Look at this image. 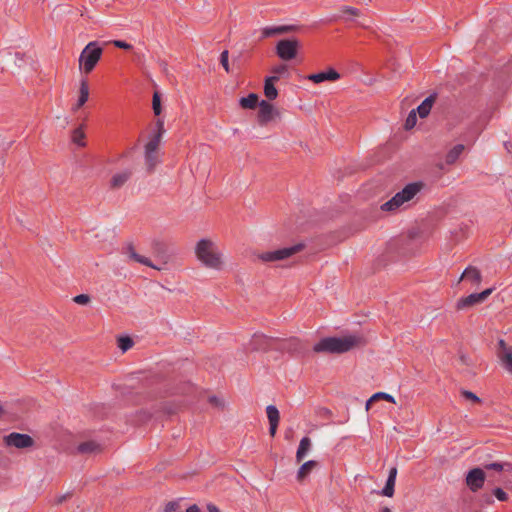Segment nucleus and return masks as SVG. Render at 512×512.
I'll list each match as a JSON object with an SVG mask.
<instances>
[{
    "mask_svg": "<svg viewBox=\"0 0 512 512\" xmlns=\"http://www.w3.org/2000/svg\"><path fill=\"white\" fill-rule=\"evenodd\" d=\"M361 338L355 335L344 337H325L313 346L316 353L342 354L355 347Z\"/></svg>",
    "mask_w": 512,
    "mask_h": 512,
    "instance_id": "f257e3e1",
    "label": "nucleus"
},
{
    "mask_svg": "<svg viewBox=\"0 0 512 512\" xmlns=\"http://www.w3.org/2000/svg\"><path fill=\"white\" fill-rule=\"evenodd\" d=\"M195 254L197 260L206 268L214 270L222 268L221 253L213 241L206 238L200 239L195 246Z\"/></svg>",
    "mask_w": 512,
    "mask_h": 512,
    "instance_id": "f03ea898",
    "label": "nucleus"
},
{
    "mask_svg": "<svg viewBox=\"0 0 512 512\" xmlns=\"http://www.w3.org/2000/svg\"><path fill=\"white\" fill-rule=\"evenodd\" d=\"M422 182L407 184L401 191L397 192L389 201L381 205L383 211L393 212L411 201L423 188Z\"/></svg>",
    "mask_w": 512,
    "mask_h": 512,
    "instance_id": "7ed1b4c3",
    "label": "nucleus"
},
{
    "mask_svg": "<svg viewBox=\"0 0 512 512\" xmlns=\"http://www.w3.org/2000/svg\"><path fill=\"white\" fill-rule=\"evenodd\" d=\"M102 53L103 49L97 41L89 42L80 54V68L83 69L86 74L90 73L100 60Z\"/></svg>",
    "mask_w": 512,
    "mask_h": 512,
    "instance_id": "20e7f679",
    "label": "nucleus"
},
{
    "mask_svg": "<svg viewBox=\"0 0 512 512\" xmlns=\"http://www.w3.org/2000/svg\"><path fill=\"white\" fill-rule=\"evenodd\" d=\"M305 245L303 243H297L290 247H284L273 251H267L259 254L258 258L263 262H276L288 259L292 255L302 251Z\"/></svg>",
    "mask_w": 512,
    "mask_h": 512,
    "instance_id": "39448f33",
    "label": "nucleus"
},
{
    "mask_svg": "<svg viewBox=\"0 0 512 512\" xmlns=\"http://www.w3.org/2000/svg\"><path fill=\"white\" fill-rule=\"evenodd\" d=\"M3 444L7 448L27 449L34 445V440L28 434L11 432L3 436Z\"/></svg>",
    "mask_w": 512,
    "mask_h": 512,
    "instance_id": "423d86ee",
    "label": "nucleus"
},
{
    "mask_svg": "<svg viewBox=\"0 0 512 512\" xmlns=\"http://www.w3.org/2000/svg\"><path fill=\"white\" fill-rule=\"evenodd\" d=\"M486 480V474L483 468L475 467L470 469L465 477V483L469 490L473 493L483 488Z\"/></svg>",
    "mask_w": 512,
    "mask_h": 512,
    "instance_id": "0eeeda50",
    "label": "nucleus"
},
{
    "mask_svg": "<svg viewBox=\"0 0 512 512\" xmlns=\"http://www.w3.org/2000/svg\"><path fill=\"white\" fill-rule=\"evenodd\" d=\"M299 42L296 39H283L276 45V53L282 60L288 61L296 57Z\"/></svg>",
    "mask_w": 512,
    "mask_h": 512,
    "instance_id": "6e6552de",
    "label": "nucleus"
},
{
    "mask_svg": "<svg viewBox=\"0 0 512 512\" xmlns=\"http://www.w3.org/2000/svg\"><path fill=\"white\" fill-rule=\"evenodd\" d=\"M494 288H488L480 293H472L466 297H462L457 301V309L462 310L476 304L484 302L493 292Z\"/></svg>",
    "mask_w": 512,
    "mask_h": 512,
    "instance_id": "1a4fd4ad",
    "label": "nucleus"
},
{
    "mask_svg": "<svg viewBox=\"0 0 512 512\" xmlns=\"http://www.w3.org/2000/svg\"><path fill=\"white\" fill-rule=\"evenodd\" d=\"M278 339L255 333L250 340V348L255 351H266L276 347Z\"/></svg>",
    "mask_w": 512,
    "mask_h": 512,
    "instance_id": "9d476101",
    "label": "nucleus"
},
{
    "mask_svg": "<svg viewBox=\"0 0 512 512\" xmlns=\"http://www.w3.org/2000/svg\"><path fill=\"white\" fill-rule=\"evenodd\" d=\"M132 176V169L126 168L116 172L110 180V188L119 189L124 186Z\"/></svg>",
    "mask_w": 512,
    "mask_h": 512,
    "instance_id": "9b49d317",
    "label": "nucleus"
},
{
    "mask_svg": "<svg viewBox=\"0 0 512 512\" xmlns=\"http://www.w3.org/2000/svg\"><path fill=\"white\" fill-rule=\"evenodd\" d=\"M274 107L266 100H262L259 103L258 121L261 124H266L271 121L274 115Z\"/></svg>",
    "mask_w": 512,
    "mask_h": 512,
    "instance_id": "f8f14e48",
    "label": "nucleus"
},
{
    "mask_svg": "<svg viewBox=\"0 0 512 512\" xmlns=\"http://www.w3.org/2000/svg\"><path fill=\"white\" fill-rule=\"evenodd\" d=\"M340 78V74L334 70L329 69L328 71H323L315 74H310L307 79L314 83H321L324 81H335Z\"/></svg>",
    "mask_w": 512,
    "mask_h": 512,
    "instance_id": "ddd939ff",
    "label": "nucleus"
},
{
    "mask_svg": "<svg viewBox=\"0 0 512 512\" xmlns=\"http://www.w3.org/2000/svg\"><path fill=\"white\" fill-rule=\"evenodd\" d=\"M125 253L128 255V257L135 261V262H138L140 264H143L145 266H148V267H151V268H154V269H157V270H160L159 267L155 266L149 258L145 257V256H142V255H139L138 253H136V251L134 250L132 244H128L125 248Z\"/></svg>",
    "mask_w": 512,
    "mask_h": 512,
    "instance_id": "4468645a",
    "label": "nucleus"
},
{
    "mask_svg": "<svg viewBox=\"0 0 512 512\" xmlns=\"http://www.w3.org/2000/svg\"><path fill=\"white\" fill-rule=\"evenodd\" d=\"M396 477H397V468L394 466L389 469V474H388V478L386 480V484L381 491V494L383 496L392 497L394 495V487H395Z\"/></svg>",
    "mask_w": 512,
    "mask_h": 512,
    "instance_id": "2eb2a0df",
    "label": "nucleus"
},
{
    "mask_svg": "<svg viewBox=\"0 0 512 512\" xmlns=\"http://www.w3.org/2000/svg\"><path fill=\"white\" fill-rule=\"evenodd\" d=\"M460 280L469 281L471 284L477 285L482 280V275L478 268L468 266L462 273Z\"/></svg>",
    "mask_w": 512,
    "mask_h": 512,
    "instance_id": "dca6fc26",
    "label": "nucleus"
},
{
    "mask_svg": "<svg viewBox=\"0 0 512 512\" xmlns=\"http://www.w3.org/2000/svg\"><path fill=\"white\" fill-rule=\"evenodd\" d=\"M436 100V94L433 93L426 97L422 103L415 109L416 113L420 116V118H425L429 115L432 106Z\"/></svg>",
    "mask_w": 512,
    "mask_h": 512,
    "instance_id": "f3484780",
    "label": "nucleus"
},
{
    "mask_svg": "<svg viewBox=\"0 0 512 512\" xmlns=\"http://www.w3.org/2000/svg\"><path fill=\"white\" fill-rule=\"evenodd\" d=\"M483 470H493L495 472H506L512 474V463L511 462H490L483 464Z\"/></svg>",
    "mask_w": 512,
    "mask_h": 512,
    "instance_id": "a211bd4d",
    "label": "nucleus"
},
{
    "mask_svg": "<svg viewBox=\"0 0 512 512\" xmlns=\"http://www.w3.org/2000/svg\"><path fill=\"white\" fill-rule=\"evenodd\" d=\"M278 79V76H270L265 79L264 94L269 100H274L278 95V91L274 85Z\"/></svg>",
    "mask_w": 512,
    "mask_h": 512,
    "instance_id": "6ab92c4d",
    "label": "nucleus"
},
{
    "mask_svg": "<svg viewBox=\"0 0 512 512\" xmlns=\"http://www.w3.org/2000/svg\"><path fill=\"white\" fill-rule=\"evenodd\" d=\"M89 98V86L86 80H82L79 88V97L77 103L73 106V111L78 110L82 107Z\"/></svg>",
    "mask_w": 512,
    "mask_h": 512,
    "instance_id": "aec40b11",
    "label": "nucleus"
},
{
    "mask_svg": "<svg viewBox=\"0 0 512 512\" xmlns=\"http://www.w3.org/2000/svg\"><path fill=\"white\" fill-rule=\"evenodd\" d=\"M289 30V26H267L261 29V37L269 38L275 35L286 33Z\"/></svg>",
    "mask_w": 512,
    "mask_h": 512,
    "instance_id": "412c9836",
    "label": "nucleus"
},
{
    "mask_svg": "<svg viewBox=\"0 0 512 512\" xmlns=\"http://www.w3.org/2000/svg\"><path fill=\"white\" fill-rule=\"evenodd\" d=\"M311 448V440L309 437H303L300 440L297 452H296V459L298 462H301L307 455Z\"/></svg>",
    "mask_w": 512,
    "mask_h": 512,
    "instance_id": "4be33fe9",
    "label": "nucleus"
},
{
    "mask_svg": "<svg viewBox=\"0 0 512 512\" xmlns=\"http://www.w3.org/2000/svg\"><path fill=\"white\" fill-rule=\"evenodd\" d=\"M464 149H465V147L463 144L455 145L453 148H451L447 152L446 157H445V162L448 165L455 163L458 160V158L460 157V155L463 153Z\"/></svg>",
    "mask_w": 512,
    "mask_h": 512,
    "instance_id": "5701e85b",
    "label": "nucleus"
},
{
    "mask_svg": "<svg viewBox=\"0 0 512 512\" xmlns=\"http://www.w3.org/2000/svg\"><path fill=\"white\" fill-rule=\"evenodd\" d=\"M145 162L149 172L153 171L159 160L157 157V150H151L145 146Z\"/></svg>",
    "mask_w": 512,
    "mask_h": 512,
    "instance_id": "b1692460",
    "label": "nucleus"
},
{
    "mask_svg": "<svg viewBox=\"0 0 512 512\" xmlns=\"http://www.w3.org/2000/svg\"><path fill=\"white\" fill-rule=\"evenodd\" d=\"M498 356L503 367L508 372L512 373V347L505 348L504 351H500Z\"/></svg>",
    "mask_w": 512,
    "mask_h": 512,
    "instance_id": "393cba45",
    "label": "nucleus"
},
{
    "mask_svg": "<svg viewBox=\"0 0 512 512\" xmlns=\"http://www.w3.org/2000/svg\"><path fill=\"white\" fill-rule=\"evenodd\" d=\"M77 450L82 454H92L100 451L101 447L95 441H86L79 444Z\"/></svg>",
    "mask_w": 512,
    "mask_h": 512,
    "instance_id": "a878e982",
    "label": "nucleus"
},
{
    "mask_svg": "<svg viewBox=\"0 0 512 512\" xmlns=\"http://www.w3.org/2000/svg\"><path fill=\"white\" fill-rule=\"evenodd\" d=\"M239 103L244 109H253L258 103V96L255 93H250L248 96L240 98Z\"/></svg>",
    "mask_w": 512,
    "mask_h": 512,
    "instance_id": "bb28decb",
    "label": "nucleus"
},
{
    "mask_svg": "<svg viewBox=\"0 0 512 512\" xmlns=\"http://www.w3.org/2000/svg\"><path fill=\"white\" fill-rule=\"evenodd\" d=\"M85 133L83 131L82 126L75 128L72 132L71 140L74 144L79 147H84L86 145L85 141Z\"/></svg>",
    "mask_w": 512,
    "mask_h": 512,
    "instance_id": "cd10ccee",
    "label": "nucleus"
},
{
    "mask_svg": "<svg viewBox=\"0 0 512 512\" xmlns=\"http://www.w3.org/2000/svg\"><path fill=\"white\" fill-rule=\"evenodd\" d=\"M315 466H316V461H314V460H309V461L303 463L297 472V478L299 480H302L311 471V469Z\"/></svg>",
    "mask_w": 512,
    "mask_h": 512,
    "instance_id": "c85d7f7f",
    "label": "nucleus"
},
{
    "mask_svg": "<svg viewBox=\"0 0 512 512\" xmlns=\"http://www.w3.org/2000/svg\"><path fill=\"white\" fill-rule=\"evenodd\" d=\"M266 413L269 423H279L280 415L276 406L268 405L266 407Z\"/></svg>",
    "mask_w": 512,
    "mask_h": 512,
    "instance_id": "c756f323",
    "label": "nucleus"
},
{
    "mask_svg": "<svg viewBox=\"0 0 512 512\" xmlns=\"http://www.w3.org/2000/svg\"><path fill=\"white\" fill-rule=\"evenodd\" d=\"M380 398H382V399H386L387 401L392 402V403H394V402H395L394 397H393L392 395L387 394V393H385V392H377V393H375V394H374V395H373V396H372V397L367 401V403H366V408H367V409H369L370 404H371L374 400H376V399H380Z\"/></svg>",
    "mask_w": 512,
    "mask_h": 512,
    "instance_id": "7c9ffc66",
    "label": "nucleus"
},
{
    "mask_svg": "<svg viewBox=\"0 0 512 512\" xmlns=\"http://www.w3.org/2000/svg\"><path fill=\"white\" fill-rule=\"evenodd\" d=\"M133 340L129 336H123L118 339V347L122 352L128 351L133 346Z\"/></svg>",
    "mask_w": 512,
    "mask_h": 512,
    "instance_id": "2f4dec72",
    "label": "nucleus"
},
{
    "mask_svg": "<svg viewBox=\"0 0 512 512\" xmlns=\"http://www.w3.org/2000/svg\"><path fill=\"white\" fill-rule=\"evenodd\" d=\"M478 503L481 507L490 506L494 504V497L492 493H482L478 498Z\"/></svg>",
    "mask_w": 512,
    "mask_h": 512,
    "instance_id": "473e14b6",
    "label": "nucleus"
},
{
    "mask_svg": "<svg viewBox=\"0 0 512 512\" xmlns=\"http://www.w3.org/2000/svg\"><path fill=\"white\" fill-rule=\"evenodd\" d=\"M152 109H153V112L156 116H159L161 114V97H160V94L158 92H155L153 94V98H152Z\"/></svg>",
    "mask_w": 512,
    "mask_h": 512,
    "instance_id": "72a5a7b5",
    "label": "nucleus"
},
{
    "mask_svg": "<svg viewBox=\"0 0 512 512\" xmlns=\"http://www.w3.org/2000/svg\"><path fill=\"white\" fill-rule=\"evenodd\" d=\"M417 122V113L415 109L411 110L408 114L406 121H405V129L410 130L412 129Z\"/></svg>",
    "mask_w": 512,
    "mask_h": 512,
    "instance_id": "f704fd0d",
    "label": "nucleus"
},
{
    "mask_svg": "<svg viewBox=\"0 0 512 512\" xmlns=\"http://www.w3.org/2000/svg\"><path fill=\"white\" fill-rule=\"evenodd\" d=\"M162 135L163 133H161V131L157 132L153 138L145 145L147 146L148 148H150L151 150H157L158 149V146L160 144V141H161V138H162Z\"/></svg>",
    "mask_w": 512,
    "mask_h": 512,
    "instance_id": "c9c22d12",
    "label": "nucleus"
},
{
    "mask_svg": "<svg viewBox=\"0 0 512 512\" xmlns=\"http://www.w3.org/2000/svg\"><path fill=\"white\" fill-rule=\"evenodd\" d=\"M493 497L497 500L504 502L508 500V494L500 487H496L492 490Z\"/></svg>",
    "mask_w": 512,
    "mask_h": 512,
    "instance_id": "e433bc0d",
    "label": "nucleus"
},
{
    "mask_svg": "<svg viewBox=\"0 0 512 512\" xmlns=\"http://www.w3.org/2000/svg\"><path fill=\"white\" fill-rule=\"evenodd\" d=\"M228 57H229V53L227 50H224L220 55V63L226 72L230 71Z\"/></svg>",
    "mask_w": 512,
    "mask_h": 512,
    "instance_id": "4c0bfd02",
    "label": "nucleus"
},
{
    "mask_svg": "<svg viewBox=\"0 0 512 512\" xmlns=\"http://www.w3.org/2000/svg\"><path fill=\"white\" fill-rule=\"evenodd\" d=\"M462 396L468 400H471L473 402H476V403H479L481 402V399L476 395L474 394L473 392L471 391H468V390H463L461 392Z\"/></svg>",
    "mask_w": 512,
    "mask_h": 512,
    "instance_id": "58836bf2",
    "label": "nucleus"
},
{
    "mask_svg": "<svg viewBox=\"0 0 512 512\" xmlns=\"http://www.w3.org/2000/svg\"><path fill=\"white\" fill-rule=\"evenodd\" d=\"M112 43L115 47L120 48V49H124V50L132 49V45L127 43L126 41L114 40Z\"/></svg>",
    "mask_w": 512,
    "mask_h": 512,
    "instance_id": "ea45409f",
    "label": "nucleus"
},
{
    "mask_svg": "<svg viewBox=\"0 0 512 512\" xmlns=\"http://www.w3.org/2000/svg\"><path fill=\"white\" fill-rule=\"evenodd\" d=\"M73 300L77 304L84 305L90 301V298L86 294H79V295L75 296Z\"/></svg>",
    "mask_w": 512,
    "mask_h": 512,
    "instance_id": "a19ab883",
    "label": "nucleus"
},
{
    "mask_svg": "<svg viewBox=\"0 0 512 512\" xmlns=\"http://www.w3.org/2000/svg\"><path fill=\"white\" fill-rule=\"evenodd\" d=\"M179 507V504L178 502L176 501H171V502H168L166 505H165V509L164 511L165 512H174L178 509Z\"/></svg>",
    "mask_w": 512,
    "mask_h": 512,
    "instance_id": "79ce46f5",
    "label": "nucleus"
},
{
    "mask_svg": "<svg viewBox=\"0 0 512 512\" xmlns=\"http://www.w3.org/2000/svg\"><path fill=\"white\" fill-rule=\"evenodd\" d=\"M342 12L343 13H347V14H350L352 16H357L358 15V9L354 8V7H350V6H344L342 8Z\"/></svg>",
    "mask_w": 512,
    "mask_h": 512,
    "instance_id": "37998d69",
    "label": "nucleus"
},
{
    "mask_svg": "<svg viewBox=\"0 0 512 512\" xmlns=\"http://www.w3.org/2000/svg\"><path fill=\"white\" fill-rule=\"evenodd\" d=\"M209 402L215 406H221L222 405V402L220 401L219 398H217L216 396H211L209 397Z\"/></svg>",
    "mask_w": 512,
    "mask_h": 512,
    "instance_id": "c03bdc74",
    "label": "nucleus"
},
{
    "mask_svg": "<svg viewBox=\"0 0 512 512\" xmlns=\"http://www.w3.org/2000/svg\"><path fill=\"white\" fill-rule=\"evenodd\" d=\"M279 423H269V432L271 436H274L276 434V430Z\"/></svg>",
    "mask_w": 512,
    "mask_h": 512,
    "instance_id": "a18cd8bd",
    "label": "nucleus"
},
{
    "mask_svg": "<svg viewBox=\"0 0 512 512\" xmlns=\"http://www.w3.org/2000/svg\"><path fill=\"white\" fill-rule=\"evenodd\" d=\"M286 71V67L284 65H280V66H277L273 69V72L275 74H282L283 72Z\"/></svg>",
    "mask_w": 512,
    "mask_h": 512,
    "instance_id": "49530a36",
    "label": "nucleus"
},
{
    "mask_svg": "<svg viewBox=\"0 0 512 512\" xmlns=\"http://www.w3.org/2000/svg\"><path fill=\"white\" fill-rule=\"evenodd\" d=\"M156 125H157L158 132L161 131V133H164V121L161 119H158Z\"/></svg>",
    "mask_w": 512,
    "mask_h": 512,
    "instance_id": "de8ad7c7",
    "label": "nucleus"
},
{
    "mask_svg": "<svg viewBox=\"0 0 512 512\" xmlns=\"http://www.w3.org/2000/svg\"><path fill=\"white\" fill-rule=\"evenodd\" d=\"M186 512H201V510L196 504H193L187 508Z\"/></svg>",
    "mask_w": 512,
    "mask_h": 512,
    "instance_id": "09e8293b",
    "label": "nucleus"
},
{
    "mask_svg": "<svg viewBox=\"0 0 512 512\" xmlns=\"http://www.w3.org/2000/svg\"><path fill=\"white\" fill-rule=\"evenodd\" d=\"M207 510L208 512H220V510L218 509L217 506H215L214 504L210 503L207 505Z\"/></svg>",
    "mask_w": 512,
    "mask_h": 512,
    "instance_id": "8fccbe9b",
    "label": "nucleus"
},
{
    "mask_svg": "<svg viewBox=\"0 0 512 512\" xmlns=\"http://www.w3.org/2000/svg\"><path fill=\"white\" fill-rule=\"evenodd\" d=\"M499 346H500V348H501V351H504V350H505V348H509L508 346H506L505 341H504V340H502V339H501V340H499Z\"/></svg>",
    "mask_w": 512,
    "mask_h": 512,
    "instance_id": "3c124183",
    "label": "nucleus"
},
{
    "mask_svg": "<svg viewBox=\"0 0 512 512\" xmlns=\"http://www.w3.org/2000/svg\"><path fill=\"white\" fill-rule=\"evenodd\" d=\"M380 512H391V509L388 507H383Z\"/></svg>",
    "mask_w": 512,
    "mask_h": 512,
    "instance_id": "603ef678",
    "label": "nucleus"
},
{
    "mask_svg": "<svg viewBox=\"0 0 512 512\" xmlns=\"http://www.w3.org/2000/svg\"><path fill=\"white\" fill-rule=\"evenodd\" d=\"M4 410L3 407L0 405V416L3 414Z\"/></svg>",
    "mask_w": 512,
    "mask_h": 512,
    "instance_id": "864d4df0",
    "label": "nucleus"
}]
</instances>
